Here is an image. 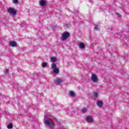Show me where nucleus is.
Masks as SVG:
<instances>
[{"mask_svg": "<svg viewBox=\"0 0 129 129\" xmlns=\"http://www.w3.org/2000/svg\"><path fill=\"white\" fill-rule=\"evenodd\" d=\"M70 36V33L68 32H63L61 35V40L62 41H65L67 40V38Z\"/></svg>", "mask_w": 129, "mask_h": 129, "instance_id": "f257e3e1", "label": "nucleus"}, {"mask_svg": "<svg viewBox=\"0 0 129 129\" xmlns=\"http://www.w3.org/2000/svg\"><path fill=\"white\" fill-rule=\"evenodd\" d=\"M57 65L56 63H52L51 65V68L53 70L54 73L55 74H58L59 73V69L56 68Z\"/></svg>", "mask_w": 129, "mask_h": 129, "instance_id": "f03ea898", "label": "nucleus"}, {"mask_svg": "<svg viewBox=\"0 0 129 129\" xmlns=\"http://www.w3.org/2000/svg\"><path fill=\"white\" fill-rule=\"evenodd\" d=\"M45 123L47 125L50 126V127H54V124L52 122L51 120H46L45 121Z\"/></svg>", "mask_w": 129, "mask_h": 129, "instance_id": "7ed1b4c3", "label": "nucleus"}, {"mask_svg": "<svg viewBox=\"0 0 129 129\" xmlns=\"http://www.w3.org/2000/svg\"><path fill=\"white\" fill-rule=\"evenodd\" d=\"M91 79L92 81L94 82H97V81H98V78H97V76H96V75L94 74L92 75Z\"/></svg>", "mask_w": 129, "mask_h": 129, "instance_id": "20e7f679", "label": "nucleus"}, {"mask_svg": "<svg viewBox=\"0 0 129 129\" xmlns=\"http://www.w3.org/2000/svg\"><path fill=\"white\" fill-rule=\"evenodd\" d=\"M8 12L9 13H10V14H13V15H16V14H17V11L13 8H10L8 9Z\"/></svg>", "mask_w": 129, "mask_h": 129, "instance_id": "39448f33", "label": "nucleus"}, {"mask_svg": "<svg viewBox=\"0 0 129 129\" xmlns=\"http://www.w3.org/2000/svg\"><path fill=\"white\" fill-rule=\"evenodd\" d=\"M86 121L88 122H93V118H92V117L88 116V117H87Z\"/></svg>", "mask_w": 129, "mask_h": 129, "instance_id": "423d86ee", "label": "nucleus"}, {"mask_svg": "<svg viewBox=\"0 0 129 129\" xmlns=\"http://www.w3.org/2000/svg\"><path fill=\"white\" fill-rule=\"evenodd\" d=\"M9 45L11 46V47H16L17 46V42L12 41L9 42Z\"/></svg>", "mask_w": 129, "mask_h": 129, "instance_id": "0eeeda50", "label": "nucleus"}, {"mask_svg": "<svg viewBox=\"0 0 129 129\" xmlns=\"http://www.w3.org/2000/svg\"><path fill=\"white\" fill-rule=\"evenodd\" d=\"M97 105L99 107H102V105H103V103L102 102V101H97Z\"/></svg>", "mask_w": 129, "mask_h": 129, "instance_id": "6e6552de", "label": "nucleus"}, {"mask_svg": "<svg viewBox=\"0 0 129 129\" xmlns=\"http://www.w3.org/2000/svg\"><path fill=\"white\" fill-rule=\"evenodd\" d=\"M63 82V80H62L61 79H56L55 80V84H59V83H61Z\"/></svg>", "mask_w": 129, "mask_h": 129, "instance_id": "1a4fd4ad", "label": "nucleus"}, {"mask_svg": "<svg viewBox=\"0 0 129 129\" xmlns=\"http://www.w3.org/2000/svg\"><path fill=\"white\" fill-rule=\"evenodd\" d=\"M40 6H42V7H43V6H45V5H46V1H41L40 2Z\"/></svg>", "mask_w": 129, "mask_h": 129, "instance_id": "9d476101", "label": "nucleus"}, {"mask_svg": "<svg viewBox=\"0 0 129 129\" xmlns=\"http://www.w3.org/2000/svg\"><path fill=\"white\" fill-rule=\"evenodd\" d=\"M80 48H81L82 49H84V48H85V45L84 44V43H80Z\"/></svg>", "mask_w": 129, "mask_h": 129, "instance_id": "9b49d317", "label": "nucleus"}, {"mask_svg": "<svg viewBox=\"0 0 129 129\" xmlns=\"http://www.w3.org/2000/svg\"><path fill=\"white\" fill-rule=\"evenodd\" d=\"M70 95L71 96H74V95H75V93H74V92L73 91H70Z\"/></svg>", "mask_w": 129, "mask_h": 129, "instance_id": "f8f14e48", "label": "nucleus"}, {"mask_svg": "<svg viewBox=\"0 0 129 129\" xmlns=\"http://www.w3.org/2000/svg\"><path fill=\"white\" fill-rule=\"evenodd\" d=\"M8 128H9V129L13 128V124L12 123H10L8 125Z\"/></svg>", "mask_w": 129, "mask_h": 129, "instance_id": "ddd939ff", "label": "nucleus"}, {"mask_svg": "<svg viewBox=\"0 0 129 129\" xmlns=\"http://www.w3.org/2000/svg\"><path fill=\"white\" fill-rule=\"evenodd\" d=\"M51 61V62H55V61H56V57H51L50 58Z\"/></svg>", "mask_w": 129, "mask_h": 129, "instance_id": "4468645a", "label": "nucleus"}, {"mask_svg": "<svg viewBox=\"0 0 129 129\" xmlns=\"http://www.w3.org/2000/svg\"><path fill=\"white\" fill-rule=\"evenodd\" d=\"M86 111H87V109H86V108H83L82 109V112L83 113H84V112H86Z\"/></svg>", "mask_w": 129, "mask_h": 129, "instance_id": "2eb2a0df", "label": "nucleus"}, {"mask_svg": "<svg viewBox=\"0 0 129 129\" xmlns=\"http://www.w3.org/2000/svg\"><path fill=\"white\" fill-rule=\"evenodd\" d=\"M94 96L95 97H97V96H98V93L96 92H94Z\"/></svg>", "mask_w": 129, "mask_h": 129, "instance_id": "dca6fc26", "label": "nucleus"}, {"mask_svg": "<svg viewBox=\"0 0 129 129\" xmlns=\"http://www.w3.org/2000/svg\"><path fill=\"white\" fill-rule=\"evenodd\" d=\"M42 67H46V66H47V63L43 62L42 63Z\"/></svg>", "mask_w": 129, "mask_h": 129, "instance_id": "f3484780", "label": "nucleus"}, {"mask_svg": "<svg viewBox=\"0 0 129 129\" xmlns=\"http://www.w3.org/2000/svg\"><path fill=\"white\" fill-rule=\"evenodd\" d=\"M13 3L14 4H18V0H13Z\"/></svg>", "mask_w": 129, "mask_h": 129, "instance_id": "a211bd4d", "label": "nucleus"}, {"mask_svg": "<svg viewBox=\"0 0 129 129\" xmlns=\"http://www.w3.org/2000/svg\"><path fill=\"white\" fill-rule=\"evenodd\" d=\"M117 16H118V17H119V18H120V17H121V15H120V14L119 13H117Z\"/></svg>", "mask_w": 129, "mask_h": 129, "instance_id": "6ab92c4d", "label": "nucleus"}]
</instances>
